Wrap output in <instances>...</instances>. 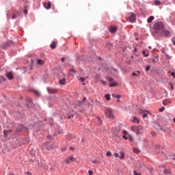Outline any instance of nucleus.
Returning <instances> with one entry per match:
<instances>
[{
	"mask_svg": "<svg viewBox=\"0 0 175 175\" xmlns=\"http://www.w3.org/2000/svg\"><path fill=\"white\" fill-rule=\"evenodd\" d=\"M50 47L51 49H55V47H57V42H52V43L50 44Z\"/></svg>",
	"mask_w": 175,
	"mask_h": 175,
	"instance_id": "nucleus-12",
	"label": "nucleus"
},
{
	"mask_svg": "<svg viewBox=\"0 0 175 175\" xmlns=\"http://www.w3.org/2000/svg\"><path fill=\"white\" fill-rule=\"evenodd\" d=\"M59 133L61 135V133H62V131H59Z\"/></svg>",
	"mask_w": 175,
	"mask_h": 175,
	"instance_id": "nucleus-58",
	"label": "nucleus"
},
{
	"mask_svg": "<svg viewBox=\"0 0 175 175\" xmlns=\"http://www.w3.org/2000/svg\"><path fill=\"white\" fill-rule=\"evenodd\" d=\"M59 83L61 85H65V84H66V79H65V78L60 79Z\"/></svg>",
	"mask_w": 175,
	"mask_h": 175,
	"instance_id": "nucleus-10",
	"label": "nucleus"
},
{
	"mask_svg": "<svg viewBox=\"0 0 175 175\" xmlns=\"http://www.w3.org/2000/svg\"><path fill=\"white\" fill-rule=\"evenodd\" d=\"M48 137V139H50V137H50V135H48V137Z\"/></svg>",
	"mask_w": 175,
	"mask_h": 175,
	"instance_id": "nucleus-61",
	"label": "nucleus"
},
{
	"mask_svg": "<svg viewBox=\"0 0 175 175\" xmlns=\"http://www.w3.org/2000/svg\"><path fill=\"white\" fill-rule=\"evenodd\" d=\"M167 103H169V100H165L163 102V105H164V106H165Z\"/></svg>",
	"mask_w": 175,
	"mask_h": 175,
	"instance_id": "nucleus-27",
	"label": "nucleus"
},
{
	"mask_svg": "<svg viewBox=\"0 0 175 175\" xmlns=\"http://www.w3.org/2000/svg\"><path fill=\"white\" fill-rule=\"evenodd\" d=\"M47 92H49V94H57L58 91L57 90V89L47 88Z\"/></svg>",
	"mask_w": 175,
	"mask_h": 175,
	"instance_id": "nucleus-6",
	"label": "nucleus"
},
{
	"mask_svg": "<svg viewBox=\"0 0 175 175\" xmlns=\"http://www.w3.org/2000/svg\"><path fill=\"white\" fill-rule=\"evenodd\" d=\"M109 31L111 32V33H116V32H117V27L111 26L109 27Z\"/></svg>",
	"mask_w": 175,
	"mask_h": 175,
	"instance_id": "nucleus-7",
	"label": "nucleus"
},
{
	"mask_svg": "<svg viewBox=\"0 0 175 175\" xmlns=\"http://www.w3.org/2000/svg\"><path fill=\"white\" fill-rule=\"evenodd\" d=\"M133 152H135V154H139V152H140V150H139V149L134 148L133 149Z\"/></svg>",
	"mask_w": 175,
	"mask_h": 175,
	"instance_id": "nucleus-18",
	"label": "nucleus"
},
{
	"mask_svg": "<svg viewBox=\"0 0 175 175\" xmlns=\"http://www.w3.org/2000/svg\"><path fill=\"white\" fill-rule=\"evenodd\" d=\"M114 157H115L116 158H118V157H119L118 153H115V154H114Z\"/></svg>",
	"mask_w": 175,
	"mask_h": 175,
	"instance_id": "nucleus-46",
	"label": "nucleus"
},
{
	"mask_svg": "<svg viewBox=\"0 0 175 175\" xmlns=\"http://www.w3.org/2000/svg\"><path fill=\"white\" fill-rule=\"evenodd\" d=\"M174 122L175 123V118H174Z\"/></svg>",
	"mask_w": 175,
	"mask_h": 175,
	"instance_id": "nucleus-63",
	"label": "nucleus"
},
{
	"mask_svg": "<svg viewBox=\"0 0 175 175\" xmlns=\"http://www.w3.org/2000/svg\"><path fill=\"white\" fill-rule=\"evenodd\" d=\"M20 16V14L17 12L16 14H14L12 16V20H15V18H17Z\"/></svg>",
	"mask_w": 175,
	"mask_h": 175,
	"instance_id": "nucleus-15",
	"label": "nucleus"
},
{
	"mask_svg": "<svg viewBox=\"0 0 175 175\" xmlns=\"http://www.w3.org/2000/svg\"><path fill=\"white\" fill-rule=\"evenodd\" d=\"M131 129L132 132H135L137 135H140L142 131H143V127L142 126H133Z\"/></svg>",
	"mask_w": 175,
	"mask_h": 175,
	"instance_id": "nucleus-2",
	"label": "nucleus"
},
{
	"mask_svg": "<svg viewBox=\"0 0 175 175\" xmlns=\"http://www.w3.org/2000/svg\"><path fill=\"white\" fill-rule=\"evenodd\" d=\"M44 7L45 8V9H51V2L49 1L48 3H44Z\"/></svg>",
	"mask_w": 175,
	"mask_h": 175,
	"instance_id": "nucleus-9",
	"label": "nucleus"
},
{
	"mask_svg": "<svg viewBox=\"0 0 175 175\" xmlns=\"http://www.w3.org/2000/svg\"><path fill=\"white\" fill-rule=\"evenodd\" d=\"M164 173H165V174H170V171H169L167 170H164Z\"/></svg>",
	"mask_w": 175,
	"mask_h": 175,
	"instance_id": "nucleus-25",
	"label": "nucleus"
},
{
	"mask_svg": "<svg viewBox=\"0 0 175 175\" xmlns=\"http://www.w3.org/2000/svg\"><path fill=\"white\" fill-rule=\"evenodd\" d=\"M105 98L107 100H110V94H105Z\"/></svg>",
	"mask_w": 175,
	"mask_h": 175,
	"instance_id": "nucleus-23",
	"label": "nucleus"
},
{
	"mask_svg": "<svg viewBox=\"0 0 175 175\" xmlns=\"http://www.w3.org/2000/svg\"><path fill=\"white\" fill-rule=\"evenodd\" d=\"M112 154L110 152V151H108L107 152V157H111Z\"/></svg>",
	"mask_w": 175,
	"mask_h": 175,
	"instance_id": "nucleus-32",
	"label": "nucleus"
},
{
	"mask_svg": "<svg viewBox=\"0 0 175 175\" xmlns=\"http://www.w3.org/2000/svg\"><path fill=\"white\" fill-rule=\"evenodd\" d=\"M122 137H123V139H124V140H128V138L126 137V136L123 135Z\"/></svg>",
	"mask_w": 175,
	"mask_h": 175,
	"instance_id": "nucleus-48",
	"label": "nucleus"
},
{
	"mask_svg": "<svg viewBox=\"0 0 175 175\" xmlns=\"http://www.w3.org/2000/svg\"><path fill=\"white\" fill-rule=\"evenodd\" d=\"M142 53L145 57H148V51H143Z\"/></svg>",
	"mask_w": 175,
	"mask_h": 175,
	"instance_id": "nucleus-20",
	"label": "nucleus"
},
{
	"mask_svg": "<svg viewBox=\"0 0 175 175\" xmlns=\"http://www.w3.org/2000/svg\"><path fill=\"white\" fill-rule=\"evenodd\" d=\"M1 81H6V78H5V77H3V76H1Z\"/></svg>",
	"mask_w": 175,
	"mask_h": 175,
	"instance_id": "nucleus-31",
	"label": "nucleus"
},
{
	"mask_svg": "<svg viewBox=\"0 0 175 175\" xmlns=\"http://www.w3.org/2000/svg\"><path fill=\"white\" fill-rule=\"evenodd\" d=\"M101 83H103V84H104V85H105V84H107L106 81H101Z\"/></svg>",
	"mask_w": 175,
	"mask_h": 175,
	"instance_id": "nucleus-54",
	"label": "nucleus"
},
{
	"mask_svg": "<svg viewBox=\"0 0 175 175\" xmlns=\"http://www.w3.org/2000/svg\"><path fill=\"white\" fill-rule=\"evenodd\" d=\"M124 157H125V154L124 153V152H120V159H124Z\"/></svg>",
	"mask_w": 175,
	"mask_h": 175,
	"instance_id": "nucleus-17",
	"label": "nucleus"
},
{
	"mask_svg": "<svg viewBox=\"0 0 175 175\" xmlns=\"http://www.w3.org/2000/svg\"><path fill=\"white\" fill-rule=\"evenodd\" d=\"M66 163H70V159H66Z\"/></svg>",
	"mask_w": 175,
	"mask_h": 175,
	"instance_id": "nucleus-38",
	"label": "nucleus"
},
{
	"mask_svg": "<svg viewBox=\"0 0 175 175\" xmlns=\"http://www.w3.org/2000/svg\"><path fill=\"white\" fill-rule=\"evenodd\" d=\"M137 122L139 123V119H137V118H134V122Z\"/></svg>",
	"mask_w": 175,
	"mask_h": 175,
	"instance_id": "nucleus-39",
	"label": "nucleus"
},
{
	"mask_svg": "<svg viewBox=\"0 0 175 175\" xmlns=\"http://www.w3.org/2000/svg\"><path fill=\"white\" fill-rule=\"evenodd\" d=\"M151 135H152V136H153V137H154L157 136V133L152 131V132L151 133Z\"/></svg>",
	"mask_w": 175,
	"mask_h": 175,
	"instance_id": "nucleus-34",
	"label": "nucleus"
},
{
	"mask_svg": "<svg viewBox=\"0 0 175 175\" xmlns=\"http://www.w3.org/2000/svg\"><path fill=\"white\" fill-rule=\"evenodd\" d=\"M109 87H117V83H112L109 84Z\"/></svg>",
	"mask_w": 175,
	"mask_h": 175,
	"instance_id": "nucleus-24",
	"label": "nucleus"
},
{
	"mask_svg": "<svg viewBox=\"0 0 175 175\" xmlns=\"http://www.w3.org/2000/svg\"><path fill=\"white\" fill-rule=\"evenodd\" d=\"M159 111L160 112L165 111V107H162L161 108H160Z\"/></svg>",
	"mask_w": 175,
	"mask_h": 175,
	"instance_id": "nucleus-29",
	"label": "nucleus"
},
{
	"mask_svg": "<svg viewBox=\"0 0 175 175\" xmlns=\"http://www.w3.org/2000/svg\"><path fill=\"white\" fill-rule=\"evenodd\" d=\"M129 141L130 142H132L133 140V137L132 135H129Z\"/></svg>",
	"mask_w": 175,
	"mask_h": 175,
	"instance_id": "nucleus-28",
	"label": "nucleus"
},
{
	"mask_svg": "<svg viewBox=\"0 0 175 175\" xmlns=\"http://www.w3.org/2000/svg\"><path fill=\"white\" fill-rule=\"evenodd\" d=\"M128 20L130 23H135L136 21V14L133 12H131L128 14Z\"/></svg>",
	"mask_w": 175,
	"mask_h": 175,
	"instance_id": "nucleus-3",
	"label": "nucleus"
},
{
	"mask_svg": "<svg viewBox=\"0 0 175 175\" xmlns=\"http://www.w3.org/2000/svg\"><path fill=\"white\" fill-rule=\"evenodd\" d=\"M37 64H38V65H44V61H43V60L39 59H38V61H37Z\"/></svg>",
	"mask_w": 175,
	"mask_h": 175,
	"instance_id": "nucleus-14",
	"label": "nucleus"
},
{
	"mask_svg": "<svg viewBox=\"0 0 175 175\" xmlns=\"http://www.w3.org/2000/svg\"><path fill=\"white\" fill-rule=\"evenodd\" d=\"M23 131V130H19V129L17 130L18 132H20V131Z\"/></svg>",
	"mask_w": 175,
	"mask_h": 175,
	"instance_id": "nucleus-59",
	"label": "nucleus"
},
{
	"mask_svg": "<svg viewBox=\"0 0 175 175\" xmlns=\"http://www.w3.org/2000/svg\"><path fill=\"white\" fill-rule=\"evenodd\" d=\"M111 95H112L113 98H116V96H117V95H116L114 94H112Z\"/></svg>",
	"mask_w": 175,
	"mask_h": 175,
	"instance_id": "nucleus-55",
	"label": "nucleus"
},
{
	"mask_svg": "<svg viewBox=\"0 0 175 175\" xmlns=\"http://www.w3.org/2000/svg\"><path fill=\"white\" fill-rule=\"evenodd\" d=\"M149 49H151V46H149Z\"/></svg>",
	"mask_w": 175,
	"mask_h": 175,
	"instance_id": "nucleus-64",
	"label": "nucleus"
},
{
	"mask_svg": "<svg viewBox=\"0 0 175 175\" xmlns=\"http://www.w3.org/2000/svg\"><path fill=\"white\" fill-rule=\"evenodd\" d=\"M85 99H87V98H83V101H81V103H83V102H85Z\"/></svg>",
	"mask_w": 175,
	"mask_h": 175,
	"instance_id": "nucleus-56",
	"label": "nucleus"
},
{
	"mask_svg": "<svg viewBox=\"0 0 175 175\" xmlns=\"http://www.w3.org/2000/svg\"><path fill=\"white\" fill-rule=\"evenodd\" d=\"M171 90H174V87H173V85L170 83Z\"/></svg>",
	"mask_w": 175,
	"mask_h": 175,
	"instance_id": "nucleus-50",
	"label": "nucleus"
},
{
	"mask_svg": "<svg viewBox=\"0 0 175 175\" xmlns=\"http://www.w3.org/2000/svg\"><path fill=\"white\" fill-rule=\"evenodd\" d=\"M3 135H4V137H8V136H9V135H10V133H12V130H3Z\"/></svg>",
	"mask_w": 175,
	"mask_h": 175,
	"instance_id": "nucleus-8",
	"label": "nucleus"
},
{
	"mask_svg": "<svg viewBox=\"0 0 175 175\" xmlns=\"http://www.w3.org/2000/svg\"><path fill=\"white\" fill-rule=\"evenodd\" d=\"M142 117L143 118H146V117H147V113H143Z\"/></svg>",
	"mask_w": 175,
	"mask_h": 175,
	"instance_id": "nucleus-44",
	"label": "nucleus"
},
{
	"mask_svg": "<svg viewBox=\"0 0 175 175\" xmlns=\"http://www.w3.org/2000/svg\"><path fill=\"white\" fill-rule=\"evenodd\" d=\"M88 174H89V175H92V174H94V171H92V170H89V171H88Z\"/></svg>",
	"mask_w": 175,
	"mask_h": 175,
	"instance_id": "nucleus-33",
	"label": "nucleus"
},
{
	"mask_svg": "<svg viewBox=\"0 0 175 175\" xmlns=\"http://www.w3.org/2000/svg\"><path fill=\"white\" fill-rule=\"evenodd\" d=\"M24 13H25V14H28V10H24Z\"/></svg>",
	"mask_w": 175,
	"mask_h": 175,
	"instance_id": "nucleus-49",
	"label": "nucleus"
},
{
	"mask_svg": "<svg viewBox=\"0 0 175 175\" xmlns=\"http://www.w3.org/2000/svg\"><path fill=\"white\" fill-rule=\"evenodd\" d=\"M31 92L33 94H36V96H40V93L38 90H33Z\"/></svg>",
	"mask_w": 175,
	"mask_h": 175,
	"instance_id": "nucleus-13",
	"label": "nucleus"
},
{
	"mask_svg": "<svg viewBox=\"0 0 175 175\" xmlns=\"http://www.w3.org/2000/svg\"><path fill=\"white\" fill-rule=\"evenodd\" d=\"M5 76L9 79V80H12V79H13V74H12V72H8Z\"/></svg>",
	"mask_w": 175,
	"mask_h": 175,
	"instance_id": "nucleus-11",
	"label": "nucleus"
},
{
	"mask_svg": "<svg viewBox=\"0 0 175 175\" xmlns=\"http://www.w3.org/2000/svg\"><path fill=\"white\" fill-rule=\"evenodd\" d=\"M116 98H117L118 99H120V98H121V96H120V95H116Z\"/></svg>",
	"mask_w": 175,
	"mask_h": 175,
	"instance_id": "nucleus-52",
	"label": "nucleus"
},
{
	"mask_svg": "<svg viewBox=\"0 0 175 175\" xmlns=\"http://www.w3.org/2000/svg\"><path fill=\"white\" fill-rule=\"evenodd\" d=\"M132 75H133V76H137V77H139V74H137L136 72H133Z\"/></svg>",
	"mask_w": 175,
	"mask_h": 175,
	"instance_id": "nucleus-41",
	"label": "nucleus"
},
{
	"mask_svg": "<svg viewBox=\"0 0 175 175\" xmlns=\"http://www.w3.org/2000/svg\"><path fill=\"white\" fill-rule=\"evenodd\" d=\"M105 116L107 118H114V116H113V111L110 108L107 109Z\"/></svg>",
	"mask_w": 175,
	"mask_h": 175,
	"instance_id": "nucleus-4",
	"label": "nucleus"
},
{
	"mask_svg": "<svg viewBox=\"0 0 175 175\" xmlns=\"http://www.w3.org/2000/svg\"><path fill=\"white\" fill-rule=\"evenodd\" d=\"M146 72H148V70H150V66H146Z\"/></svg>",
	"mask_w": 175,
	"mask_h": 175,
	"instance_id": "nucleus-37",
	"label": "nucleus"
},
{
	"mask_svg": "<svg viewBox=\"0 0 175 175\" xmlns=\"http://www.w3.org/2000/svg\"><path fill=\"white\" fill-rule=\"evenodd\" d=\"M123 133H124V135H126V133H127L126 131H124Z\"/></svg>",
	"mask_w": 175,
	"mask_h": 175,
	"instance_id": "nucleus-57",
	"label": "nucleus"
},
{
	"mask_svg": "<svg viewBox=\"0 0 175 175\" xmlns=\"http://www.w3.org/2000/svg\"><path fill=\"white\" fill-rule=\"evenodd\" d=\"M70 150H73V147H70Z\"/></svg>",
	"mask_w": 175,
	"mask_h": 175,
	"instance_id": "nucleus-62",
	"label": "nucleus"
},
{
	"mask_svg": "<svg viewBox=\"0 0 175 175\" xmlns=\"http://www.w3.org/2000/svg\"><path fill=\"white\" fill-rule=\"evenodd\" d=\"M27 175H32V173L29 171V172H27Z\"/></svg>",
	"mask_w": 175,
	"mask_h": 175,
	"instance_id": "nucleus-51",
	"label": "nucleus"
},
{
	"mask_svg": "<svg viewBox=\"0 0 175 175\" xmlns=\"http://www.w3.org/2000/svg\"><path fill=\"white\" fill-rule=\"evenodd\" d=\"M161 1H159V0H155L154 1V4L157 5V6H159V5H161Z\"/></svg>",
	"mask_w": 175,
	"mask_h": 175,
	"instance_id": "nucleus-21",
	"label": "nucleus"
},
{
	"mask_svg": "<svg viewBox=\"0 0 175 175\" xmlns=\"http://www.w3.org/2000/svg\"><path fill=\"white\" fill-rule=\"evenodd\" d=\"M8 46H9V44L8 42H5L1 46V47L2 49H5V47Z\"/></svg>",
	"mask_w": 175,
	"mask_h": 175,
	"instance_id": "nucleus-22",
	"label": "nucleus"
},
{
	"mask_svg": "<svg viewBox=\"0 0 175 175\" xmlns=\"http://www.w3.org/2000/svg\"><path fill=\"white\" fill-rule=\"evenodd\" d=\"M171 76H172L174 79L175 78V72H172Z\"/></svg>",
	"mask_w": 175,
	"mask_h": 175,
	"instance_id": "nucleus-42",
	"label": "nucleus"
},
{
	"mask_svg": "<svg viewBox=\"0 0 175 175\" xmlns=\"http://www.w3.org/2000/svg\"><path fill=\"white\" fill-rule=\"evenodd\" d=\"M154 18L153 16H150L147 20L148 23H150L154 20Z\"/></svg>",
	"mask_w": 175,
	"mask_h": 175,
	"instance_id": "nucleus-16",
	"label": "nucleus"
},
{
	"mask_svg": "<svg viewBox=\"0 0 175 175\" xmlns=\"http://www.w3.org/2000/svg\"><path fill=\"white\" fill-rule=\"evenodd\" d=\"M107 47L108 49H111V44L107 43Z\"/></svg>",
	"mask_w": 175,
	"mask_h": 175,
	"instance_id": "nucleus-35",
	"label": "nucleus"
},
{
	"mask_svg": "<svg viewBox=\"0 0 175 175\" xmlns=\"http://www.w3.org/2000/svg\"><path fill=\"white\" fill-rule=\"evenodd\" d=\"M92 163H98V160H93Z\"/></svg>",
	"mask_w": 175,
	"mask_h": 175,
	"instance_id": "nucleus-45",
	"label": "nucleus"
},
{
	"mask_svg": "<svg viewBox=\"0 0 175 175\" xmlns=\"http://www.w3.org/2000/svg\"><path fill=\"white\" fill-rule=\"evenodd\" d=\"M170 36V31L167 30H165V28L163 30V32L159 35V36Z\"/></svg>",
	"mask_w": 175,
	"mask_h": 175,
	"instance_id": "nucleus-5",
	"label": "nucleus"
},
{
	"mask_svg": "<svg viewBox=\"0 0 175 175\" xmlns=\"http://www.w3.org/2000/svg\"><path fill=\"white\" fill-rule=\"evenodd\" d=\"M145 112H146V113H150V111H144Z\"/></svg>",
	"mask_w": 175,
	"mask_h": 175,
	"instance_id": "nucleus-60",
	"label": "nucleus"
},
{
	"mask_svg": "<svg viewBox=\"0 0 175 175\" xmlns=\"http://www.w3.org/2000/svg\"><path fill=\"white\" fill-rule=\"evenodd\" d=\"M53 148H54V146H53V145H48L47 146H46V150H53Z\"/></svg>",
	"mask_w": 175,
	"mask_h": 175,
	"instance_id": "nucleus-19",
	"label": "nucleus"
},
{
	"mask_svg": "<svg viewBox=\"0 0 175 175\" xmlns=\"http://www.w3.org/2000/svg\"><path fill=\"white\" fill-rule=\"evenodd\" d=\"M172 43L175 46V37L172 38Z\"/></svg>",
	"mask_w": 175,
	"mask_h": 175,
	"instance_id": "nucleus-40",
	"label": "nucleus"
},
{
	"mask_svg": "<svg viewBox=\"0 0 175 175\" xmlns=\"http://www.w3.org/2000/svg\"><path fill=\"white\" fill-rule=\"evenodd\" d=\"M70 161H71V162H73V161H75V157L73 156H71L70 157Z\"/></svg>",
	"mask_w": 175,
	"mask_h": 175,
	"instance_id": "nucleus-30",
	"label": "nucleus"
},
{
	"mask_svg": "<svg viewBox=\"0 0 175 175\" xmlns=\"http://www.w3.org/2000/svg\"><path fill=\"white\" fill-rule=\"evenodd\" d=\"M79 80H80V81H81L82 83H84V81H85V78H84V77H81V78L79 79Z\"/></svg>",
	"mask_w": 175,
	"mask_h": 175,
	"instance_id": "nucleus-26",
	"label": "nucleus"
},
{
	"mask_svg": "<svg viewBox=\"0 0 175 175\" xmlns=\"http://www.w3.org/2000/svg\"><path fill=\"white\" fill-rule=\"evenodd\" d=\"M134 175H142L141 173H137L135 170H134Z\"/></svg>",
	"mask_w": 175,
	"mask_h": 175,
	"instance_id": "nucleus-36",
	"label": "nucleus"
},
{
	"mask_svg": "<svg viewBox=\"0 0 175 175\" xmlns=\"http://www.w3.org/2000/svg\"><path fill=\"white\" fill-rule=\"evenodd\" d=\"M165 28V25L163 22L159 21L156 22L153 26L152 34L153 35H160L163 32V29Z\"/></svg>",
	"mask_w": 175,
	"mask_h": 175,
	"instance_id": "nucleus-1",
	"label": "nucleus"
},
{
	"mask_svg": "<svg viewBox=\"0 0 175 175\" xmlns=\"http://www.w3.org/2000/svg\"><path fill=\"white\" fill-rule=\"evenodd\" d=\"M70 73H75V69H71L70 70Z\"/></svg>",
	"mask_w": 175,
	"mask_h": 175,
	"instance_id": "nucleus-47",
	"label": "nucleus"
},
{
	"mask_svg": "<svg viewBox=\"0 0 175 175\" xmlns=\"http://www.w3.org/2000/svg\"><path fill=\"white\" fill-rule=\"evenodd\" d=\"M109 81H114V79L113 78H108Z\"/></svg>",
	"mask_w": 175,
	"mask_h": 175,
	"instance_id": "nucleus-43",
	"label": "nucleus"
},
{
	"mask_svg": "<svg viewBox=\"0 0 175 175\" xmlns=\"http://www.w3.org/2000/svg\"><path fill=\"white\" fill-rule=\"evenodd\" d=\"M62 62H65V57L62 58Z\"/></svg>",
	"mask_w": 175,
	"mask_h": 175,
	"instance_id": "nucleus-53",
	"label": "nucleus"
}]
</instances>
